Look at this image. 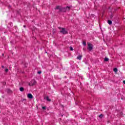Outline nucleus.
I'll return each mask as SVG.
<instances>
[{
    "label": "nucleus",
    "mask_w": 125,
    "mask_h": 125,
    "mask_svg": "<svg viewBox=\"0 0 125 125\" xmlns=\"http://www.w3.org/2000/svg\"><path fill=\"white\" fill-rule=\"evenodd\" d=\"M2 68H4V66L3 65L1 66Z\"/></svg>",
    "instance_id": "21"
},
{
    "label": "nucleus",
    "mask_w": 125,
    "mask_h": 125,
    "mask_svg": "<svg viewBox=\"0 0 125 125\" xmlns=\"http://www.w3.org/2000/svg\"><path fill=\"white\" fill-rule=\"evenodd\" d=\"M108 23L109 25H111L112 21L110 20H108Z\"/></svg>",
    "instance_id": "13"
},
{
    "label": "nucleus",
    "mask_w": 125,
    "mask_h": 125,
    "mask_svg": "<svg viewBox=\"0 0 125 125\" xmlns=\"http://www.w3.org/2000/svg\"><path fill=\"white\" fill-rule=\"evenodd\" d=\"M104 61H105L106 62H107V61H109V59H108L107 58H105Z\"/></svg>",
    "instance_id": "14"
},
{
    "label": "nucleus",
    "mask_w": 125,
    "mask_h": 125,
    "mask_svg": "<svg viewBox=\"0 0 125 125\" xmlns=\"http://www.w3.org/2000/svg\"><path fill=\"white\" fill-rule=\"evenodd\" d=\"M38 74H39V75H41V74H42V71H38Z\"/></svg>",
    "instance_id": "19"
},
{
    "label": "nucleus",
    "mask_w": 125,
    "mask_h": 125,
    "mask_svg": "<svg viewBox=\"0 0 125 125\" xmlns=\"http://www.w3.org/2000/svg\"><path fill=\"white\" fill-rule=\"evenodd\" d=\"M65 8L66 11H69V10L71 9V7L69 6H66V7H65Z\"/></svg>",
    "instance_id": "8"
},
{
    "label": "nucleus",
    "mask_w": 125,
    "mask_h": 125,
    "mask_svg": "<svg viewBox=\"0 0 125 125\" xmlns=\"http://www.w3.org/2000/svg\"><path fill=\"white\" fill-rule=\"evenodd\" d=\"M2 56H3L4 55V54H2Z\"/></svg>",
    "instance_id": "23"
},
{
    "label": "nucleus",
    "mask_w": 125,
    "mask_h": 125,
    "mask_svg": "<svg viewBox=\"0 0 125 125\" xmlns=\"http://www.w3.org/2000/svg\"><path fill=\"white\" fill-rule=\"evenodd\" d=\"M70 50H71L72 51H73V50H74V48H73V47H70Z\"/></svg>",
    "instance_id": "16"
},
{
    "label": "nucleus",
    "mask_w": 125,
    "mask_h": 125,
    "mask_svg": "<svg viewBox=\"0 0 125 125\" xmlns=\"http://www.w3.org/2000/svg\"><path fill=\"white\" fill-rule=\"evenodd\" d=\"M83 45L85 46V45H86V42H85V41H83Z\"/></svg>",
    "instance_id": "12"
},
{
    "label": "nucleus",
    "mask_w": 125,
    "mask_h": 125,
    "mask_svg": "<svg viewBox=\"0 0 125 125\" xmlns=\"http://www.w3.org/2000/svg\"><path fill=\"white\" fill-rule=\"evenodd\" d=\"M61 7L60 6H56V8H55V9H57V10H60V11H61Z\"/></svg>",
    "instance_id": "5"
},
{
    "label": "nucleus",
    "mask_w": 125,
    "mask_h": 125,
    "mask_svg": "<svg viewBox=\"0 0 125 125\" xmlns=\"http://www.w3.org/2000/svg\"><path fill=\"white\" fill-rule=\"evenodd\" d=\"M87 45H88L87 49H88V50H89L90 51H91V50L93 49V45H92V44L89 42H88Z\"/></svg>",
    "instance_id": "2"
},
{
    "label": "nucleus",
    "mask_w": 125,
    "mask_h": 125,
    "mask_svg": "<svg viewBox=\"0 0 125 125\" xmlns=\"http://www.w3.org/2000/svg\"><path fill=\"white\" fill-rule=\"evenodd\" d=\"M99 118H100V119H102V118H103V115L101 114L99 115Z\"/></svg>",
    "instance_id": "15"
},
{
    "label": "nucleus",
    "mask_w": 125,
    "mask_h": 125,
    "mask_svg": "<svg viewBox=\"0 0 125 125\" xmlns=\"http://www.w3.org/2000/svg\"><path fill=\"white\" fill-rule=\"evenodd\" d=\"M82 57H83V56L79 55L77 57V59H78V60H82Z\"/></svg>",
    "instance_id": "7"
},
{
    "label": "nucleus",
    "mask_w": 125,
    "mask_h": 125,
    "mask_svg": "<svg viewBox=\"0 0 125 125\" xmlns=\"http://www.w3.org/2000/svg\"><path fill=\"white\" fill-rule=\"evenodd\" d=\"M66 11H66V9H65V8L64 7V8H62L61 9L60 12H66Z\"/></svg>",
    "instance_id": "6"
},
{
    "label": "nucleus",
    "mask_w": 125,
    "mask_h": 125,
    "mask_svg": "<svg viewBox=\"0 0 125 125\" xmlns=\"http://www.w3.org/2000/svg\"><path fill=\"white\" fill-rule=\"evenodd\" d=\"M27 97L30 99H33V95H32L31 93L28 94Z\"/></svg>",
    "instance_id": "4"
},
{
    "label": "nucleus",
    "mask_w": 125,
    "mask_h": 125,
    "mask_svg": "<svg viewBox=\"0 0 125 125\" xmlns=\"http://www.w3.org/2000/svg\"><path fill=\"white\" fill-rule=\"evenodd\" d=\"M20 91H21V92L24 91V87H20Z\"/></svg>",
    "instance_id": "9"
},
{
    "label": "nucleus",
    "mask_w": 125,
    "mask_h": 125,
    "mask_svg": "<svg viewBox=\"0 0 125 125\" xmlns=\"http://www.w3.org/2000/svg\"><path fill=\"white\" fill-rule=\"evenodd\" d=\"M123 83L125 84V81H123Z\"/></svg>",
    "instance_id": "20"
},
{
    "label": "nucleus",
    "mask_w": 125,
    "mask_h": 125,
    "mask_svg": "<svg viewBox=\"0 0 125 125\" xmlns=\"http://www.w3.org/2000/svg\"><path fill=\"white\" fill-rule=\"evenodd\" d=\"M45 99L47 100V101H49V102L51 101V100H50L48 97H46Z\"/></svg>",
    "instance_id": "10"
},
{
    "label": "nucleus",
    "mask_w": 125,
    "mask_h": 125,
    "mask_svg": "<svg viewBox=\"0 0 125 125\" xmlns=\"http://www.w3.org/2000/svg\"><path fill=\"white\" fill-rule=\"evenodd\" d=\"M37 83V82L35 80H32L30 83H29V85L31 86L35 85Z\"/></svg>",
    "instance_id": "3"
},
{
    "label": "nucleus",
    "mask_w": 125,
    "mask_h": 125,
    "mask_svg": "<svg viewBox=\"0 0 125 125\" xmlns=\"http://www.w3.org/2000/svg\"><path fill=\"white\" fill-rule=\"evenodd\" d=\"M113 18V17L111 16V18Z\"/></svg>",
    "instance_id": "24"
},
{
    "label": "nucleus",
    "mask_w": 125,
    "mask_h": 125,
    "mask_svg": "<svg viewBox=\"0 0 125 125\" xmlns=\"http://www.w3.org/2000/svg\"><path fill=\"white\" fill-rule=\"evenodd\" d=\"M5 72H6V73H7V72H8V69L6 68V69H5Z\"/></svg>",
    "instance_id": "17"
},
{
    "label": "nucleus",
    "mask_w": 125,
    "mask_h": 125,
    "mask_svg": "<svg viewBox=\"0 0 125 125\" xmlns=\"http://www.w3.org/2000/svg\"><path fill=\"white\" fill-rule=\"evenodd\" d=\"M114 72H115V73H118V68H115L113 69Z\"/></svg>",
    "instance_id": "11"
},
{
    "label": "nucleus",
    "mask_w": 125,
    "mask_h": 125,
    "mask_svg": "<svg viewBox=\"0 0 125 125\" xmlns=\"http://www.w3.org/2000/svg\"><path fill=\"white\" fill-rule=\"evenodd\" d=\"M42 109H43V110H45V109H46V107L45 106H43L42 107Z\"/></svg>",
    "instance_id": "18"
},
{
    "label": "nucleus",
    "mask_w": 125,
    "mask_h": 125,
    "mask_svg": "<svg viewBox=\"0 0 125 125\" xmlns=\"http://www.w3.org/2000/svg\"><path fill=\"white\" fill-rule=\"evenodd\" d=\"M23 27H24V28H25L26 26L25 25H23Z\"/></svg>",
    "instance_id": "22"
},
{
    "label": "nucleus",
    "mask_w": 125,
    "mask_h": 125,
    "mask_svg": "<svg viewBox=\"0 0 125 125\" xmlns=\"http://www.w3.org/2000/svg\"><path fill=\"white\" fill-rule=\"evenodd\" d=\"M59 29L60 30V33H62V34L63 35H66L68 34V31L66 30V28L59 27Z\"/></svg>",
    "instance_id": "1"
}]
</instances>
